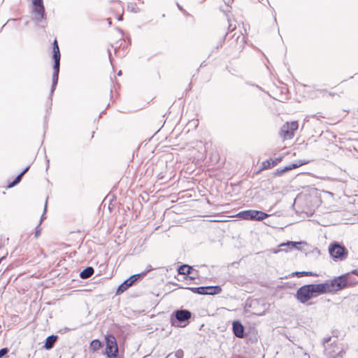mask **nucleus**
I'll return each mask as SVG.
<instances>
[{
    "instance_id": "obj_1",
    "label": "nucleus",
    "mask_w": 358,
    "mask_h": 358,
    "mask_svg": "<svg viewBox=\"0 0 358 358\" xmlns=\"http://www.w3.org/2000/svg\"><path fill=\"white\" fill-rule=\"evenodd\" d=\"M326 287L322 284H310L301 287L296 292V297L302 303H306L313 297L324 294Z\"/></svg>"
},
{
    "instance_id": "obj_2",
    "label": "nucleus",
    "mask_w": 358,
    "mask_h": 358,
    "mask_svg": "<svg viewBox=\"0 0 358 358\" xmlns=\"http://www.w3.org/2000/svg\"><path fill=\"white\" fill-rule=\"evenodd\" d=\"M60 52L59 48L56 40H55L53 43V59L55 62L53 66V74H52V85L51 88V94L53 93L55 90L56 85L58 82V76L59 71V65H60Z\"/></svg>"
},
{
    "instance_id": "obj_3",
    "label": "nucleus",
    "mask_w": 358,
    "mask_h": 358,
    "mask_svg": "<svg viewBox=\"0 0 358 358\" xmlns=\"http://www.w3.org/2000/svg\"><path fill=\"white\" fill-rule=\"evenodd\" d=\"M322 285L326 287L325 289H327V291L325 293L339 291L348 286V279L346 275H341L334 278L330 282L322 283Z\"/></svg>"
},
{
    "instance_id": "obj_4",
    "label": "nucleus",
    "mask_w": 358,
    "mask_h": 358,
    "mask_svg": "<svg viewBox=\"0 0 358 358\" xmlns=\"http://www.w3.org/2000/svg\"><path fill=\"white\" fill-rule=\"evenodd\" d=\"M174 315L176 320L171 317V324L177 327H185L192 316L190 311L183 309L175 311Z\"/></svg>"
},
{
    "instance_id": "obj_5",
    "label": "nucleus",
    "mask_w": 358,
    "mask_h": 358,
    "mask_svg": "<svg viewBox=\"0 0 358 358\" xmlns=\"http://www.w3.org/2000/svg\"><path fill=\"white\" fill-rule=\"evenodd\" d=\"M329 252L332 258L341 261L345 259L348 253L347 249L344 246L341 245L336 242L330 244L329 247Z\"/></svg>"
},
{
    "instance_id": "obj_6",
    "label": "nucleus",
    "mask_w": 358,
    "mask_h": 358,
    "mask_svg": "<svg viewBox=\"0 0 358 358\" xmlns=\"http://www.w3.org/2000/svg\"><path fill=\"white\" fill-rule=\"evenodd\" d=\"M237 216L245 220L261 221L268 217V215L259 210H248L240 212Z\"/></svg>"
},
{
    "instance_id": "obj_7",
    "label": "nucleus",
    "mask_w": 358,
    "mask_h": 358,
    "mask_svg": "<svg viewBox=\"0 0 358 358\" xmlns=\"http://www.w3.org/2000/svg\"><path fill=\"white\" fill-rule=\"evenodd\" d=\"M324 352L329 355L339 354V348L337 345V340L332 339L331 336L325 337L322 340Z\"/></svg>"
},
{
    "instance_id": "obj_8",
    "label": "nucleus",
    "mask_w": 358,
    "mask_h": 358,
    "mask_svg": "<svg viewBox=\"0 0 358 358\" xmlns=\"http://www.w3.org/2000/svg\"><path fill=\"white\" fill-rule=\"evenodd\" d=\"M106 355L108 357H116L118 352V348L116 338L113 335L106 336Z\"/></svg>"
},
{
    "instance_id": "obj_9",
    "label": "nucleus",
    "mask_w": 358,
    "mask_h": 358,
    "mask_svg": "<svg viewBox=\"0 0 358 358\" xmlns=\"http://www.w3.org/2000/svg\"><path fill=\"white\" fill-rule=\"evenodd\" d=\"M33 10L32 13L34 14L33 20L38 24L43 21H45L46 17L45 13V8L43 3H36L33 4Z\"/></svg>"
},
{
    "instance_id": "obj_10",
    "label": "nucleus",
    "mask_w": 358,
    "mask_h": 358,
    "mask_svg": "<svg viewBox=\"0 0 358 358\" xmlns=\"http://www.w3.org/2000/svg\"><path fill=\"white\" fill-rule=\"evenodd\" d=\"M141 278V274H135L131 275L123 283H122L117 289V294H120L126 291L129 287H131L136 280Z\"/></svg>"
},
{
    "instance_id": "obj_11",
    "label": "nucleus",
    "mask_w": 358,
    "mask_h": 358,
    "mask_svg": "<svg viewBox=\"0 0 358 358\" xmlns=\"http://www.w3.org/2000/svg\"><path fill=\"white\" fill-rule=\"evenodd\" d=\"M299 124L298 122L294 121L290 123L287 122L282 127L281 132L283 136H293L294 131L298 129Z\"/></svg>"
},
{
    "instance_id": "obj_12",
    "label": "nucleus",
    "mask_w": 358,
    "mask_h": 358,
    "mask_svg": "<svg viewBox=\"0 0 358 358\" xmlns=\"http://www.w3.org/2000/svg\"><path fill=\"white\" fill-rule=\"evenodd\" d=\"M301 244H306V243L305 242H302V241H300V242L287 241V243H281L279 245L280 249H279L278 250H275L274 252L277 253V252H278L280 251L288 252L289 250H292L294 248H296L297 250H301L299 248V245H301Z\"/></svg>"
},
{
    "instance_id": "obj_13",
    "label": "nucleus",
    "mask_w": 358,
    "mask_h": 358,
    "mask_svg": "<svg viewBox=\"0 0 358 358\" xmlns=\"http://www.w3.org/2000/svg\"><path fill=\"white\" fill-rule=\"evenodd\" d=\"M233 332L234 335L240 338L244 337V327L239 321H234L232 324Z\"/></svg>"
},
{
    "instance_id": "obj_14",
    "label": "nucleus",
    "mask_w": 358,
    "mask_h": 358,
    "mask_svg": "<svg viewBox=\"0 0 358 358\" xmlns=\"http://www.w3.org/2000/svg\"><path fill=\"white\" fill-rule=\"evenodd\" d=\"M57 336H54V335L49 336L45 340V345H44L45 348L47 350H50V349L52 348L55 342L57 341Z\"/></svg>"
},
{
    "instance_id": "obj_15",
    "label": "nucleus",
    "mask_w": 358,
    "mask_h": 358,
    "mask_svg": "<svg viewBox=\"0 0 358 358\" xmlns=\"http://www.w3.org/2000/svg\"><path fill=\"white\" fill-rule=\"evenodd\" d=\"M94 273V268L92 267H87L85 268L81 273H80V277L82 279H87L90 278Z\"/></svg>"
},
{
    "instance_id": "obj_16",
    "label": "nucleus",
    "mask_w": 358,
    "mask_h": 358,
    "mask_svg": "<svg viewBox=\"0 0 358 358\" xmlns=\"http://www.w3.org/2000/svg\"><path fill=\"white\" fill-rule=\"evenodd\" d=\"M222 289L220 286L206 287V294H216L220 293Z\"/></svg>"
},
{
    "instance_id": "obj_17",
    "label": "nucleus",
    "mask_w": 358,
    "mask_h": 358,
    "mask_svg": "<svg viewBox=\"0 0 358 358\" xmlns=\"http://www.w3.org/2000/svg\"><path fill=\"white\" fill-rule=\"evenodd\" d=\"M259 300H257V299L252 300L251 301L250 307L252 308L253 309H255V306L256 305H259ZM265 310H266L265 307L264 308V310H254L252 313L255 314V315H263L264 313Z\"/></svg>"
},
{
    "instance_id": "obj_18",
    "label": "nucleus",
    "mask_w": 358,
    "mask_h": 358,
    "mask_svg": "<svg viewBox=\"0 0 358 358\" xmlns=\"http://www.w3.org/2000/svg\"><path fill=\"white\" fill-rule=\"evenodd\" d=\"M101 347V343L100 342V341L98 339H94L91 342L90 345V349L92 352H95V351L98 350L99 349H100Z\"/></svg>"
},
{
    "instance_id": "obj_19",
    "label": "nucleus",
    "mask_w": 358,
    "mask_h": 358,
    "mask_svg": "<svg viewBox=\"0 0 358 358\" xmlns=\"http://www.w3.org/2000/svg\"><path fill=\"white\" fill-rule=\"evenodd\" d=\"M29 166L26 167L22 172H21L13 180V182L8 186L9 187H12L17 185L18 182H20L22 176L29 170Z\"/></svg>"
},
{
    "instance_id": "obj_20",
    "label": "nucleus",
    "mask_w": 358,
    "mask_h": 358,
    "mask_svg": "<svg viewBox=\"0 0 358 358\" xmlns=\"http://www.w3.org/2000/svg\"><path fill=\"white\" fill-rule=\"evenodd\" d=\"M191 269H192L191 266L184 264V265L180 266L178 268V273H180V274L187 275V274L190 273Z\"/></svg>"
},
{
    "instance_id": "obj_21",
    "label": "nucleus",
    "mask_w": 358,
    "mask_h": 358,
    "mask_svg": "<svg viewBox=\"0 0 358 358\" xmlns=\"http://www.w3.org/2000/svg\"><path fill=\"white\" fill-rule=\"evenodd\" d=\"M308 163V162H301L300 163L297 164V163H294V164H292L289 166H287L283 168V171H290V170H292L294 169H296V168H298L303 164H306Z\"/></svg>"
},
{
    "instance_id": "obj_22",
    "label": "nucleus",
    "mask_w": 358,
    "mask_h": 358,
    "mask_svg": "<svg viewBox=\"0 0 358 358\" xmlns=\"http://www.w3.org/2000/svg\"><path fill=\"white\" fill-rule=\"evenodd\" d=\"M294 275L298 278L303 277V276H317L316 273H314L311 271H297L294 273Z\"/></svg>"
},
{
    "instance_id": "obj_23",
    "label": "nucleus",
    "mask_w": 358,
    "mask_h": 358,
    "mask_svg": "<svg viewBox=\"0 0 358 358\" xmlns=\"http://www.w3.org/2000/svg\"><path fill=\"white\" fill-rule=\"evenodd\" d=\"M189 289L196 294H206V287H191Z\"/></svg>"
},
{
    "instance_id": "obj_24",
    "label": "nucleus",
    "mask_w": 358,
    "mask_h": 358,
    "mask_svg": "<svg viewBox=\"0 0 358 358\" xmlns=\"http://www.w3.org/2000/svg\"><path fill=\"white\" fill-rule=\"evenodd\" d=\"M271 167H273V166L272 165V162H271V159L265 160L262 164V169H268Z\"/></svg>"
},
{
    "instance_id": "obj_25",
    "label": "nucleus",
    "mask_w": 358,
    "mask_h": 358,
    "mask_svg": "<svg viewBox=\"0 0 358 358\" xmlns=\"http://www.w3.org/2000/svg\"><path fill=\"white\" fill-rule=\"evenodd\" d=\"M175 356L176 358H182L184 356V352L182 350H178L176 352Z\"/></svg>"
},
{
    "instance_id": "obj_26",
    "label": "nucleus",
    "mask_w": 358,
    "mask_h": 358,
    "mask_svg": "<svg viewBox=\"0 0 358 358\" xmlns=\"http://www.w3.org/2000/svg\"><path fill=\"white\" fill-rule=\"evenodd\" d=\"M282 160V157H277L275 159H271V161L272 162V165L273 166H276L278 163H280Z\"/></svg>"
},
{
    "instance_id": "obj_27",
    "label": "nucleus",
    "mask_w": 358,
    "mask_h": 358,
    "mask_svg": "<svg viewBox=\"0 0 358 358\" xmlns=\"http://www.w3.org/2000/svg\"><path fill=\"white\" fill-rule=\"evenodd\" d=\"M40 224H38V225L36 227V231H35V237L36 238H38L40 235H41V229L40 227Z\"/></svg>"
},
{
    "instance_id": "obj_28",
    "label": "nucleus",
    "mask_w": 358,
    "mask_h": 358,
    "mask_svg": "<svg viewBox=\"0 0 358 358\" xmlns=\"http://www.w3.org/2000/svg\"><path fill=\"white\" fill-rule=\"evenodd\" d=\"M8 352V348H2L0 350V358H2L4 355H6Z\"/></svg>"
},
{
    "instance_id": "obj_29",
    "label": "nucleus",
    "mask_w": 358,
    "mask_h": 358,
    "mask_svg": "<svg viewBox=\"0 0 358 358\" xmlns=\"http://www.w3.org/2000/svg\"><path fill=\"white\" fill-rule=\"evenodd\" d=\"M151 270H152V266H149L145 271H144L142 273H141V276H144L148 271H150Z\"/></svg>"
},
{
    "instance_id": "obj_30",
    "label": "nucleus",
    "mask_w": 358,
    "mask_h": 358,
    "mask_svg": "<svg viewBox=\"0 0 358 358\" xmlns=\"http://www.w3.org/2000/svg\"><path fill=\"white\" fill-rule=\"evenodd\" d=\"M286 171H283V169H278L276 170V174H278V175H279V176H280V175L282 174L283 173H285V172H286Z\"/></svg>"
},
{
    "instance_id": "obj_31",
    "label": "nucleus",
    "mask_w": 358,
    "mask_h": 358,
    "mask_svg": "<svg viewBox=\"0 0 358 358\" xmlns=\"http://www.w3.org/2000/svg\"><path fill=\"white\" fill-rule=\"evenodd\" d=\"M233 1L234 0H224V3L228 6H230Z\"/></svg>"
},
{
    "instance_id": "obj_32",
    "label": "nucleus",
    "mask_w": 358,
    "mask_h": 358,
    "mask_svg": "<svg viewBox=\"0 0 358 358\" xmlns=\"http://www.w3.org/2000/svg\"><path fill=\"white\" fill-rule=\"evenodd\" d=\"M317 92L321 94L322 96H324L327 93V91L325 90H317Z\"/></svg>"
},
{
    "instance_id": "obj_33",
    "label": "nucleus",
    "mask_w": 358,
    "mask_h": 358,
    "mask_svg": "<svg viewBox=\"0 0 358 358\" xmlns=\"http://www.w3.org/2000/svg\"><path fill=\"white\" fill-rule=\"evenodd\" d=\"M33 4L43 3V0H32Z\"/></svg>"
},
{
    "instance_id": "obj_34",
    "label": "nucleus",
    "mask_w": 358,
    "mask_h": 358,
    "mask_svg": "<svg viewBox=\"0 0 358 358\" xmlns=\"http://www.w3.org/2000/svg\"><path fill=\"white\" fill-rule=\"evenodd\" d=\"M177 6H178V8H179L181 11H182L183 13H185V10H183V8H182V7L178 4V3H177Z\"/></svg>"
},
{
    "instance_id": "obj_35",
    "label": "nucleus",
    "mask_w": 358,
    "mask_h": 358,
    "mask_svg": "<svg viewBox=\"0 0 358 358\" xmlns=\"http://www.w3.org/2000/svg\"><path fill=\"white\" fill-rule=\"evenodd\" d=\"M44 218H45V215H44V214H43V215H42V216H41V220H40V222H39V224H41V222H43V219H44Z\"/></svg>"
},
{
    "instance_id": "obj_36",
    "label": "nucleus",
    "mask_w": 358,
    "mask_h": 358,
    "mask_svg": "<svg viewBox=\"0 0 358 358\" xmlns=\"http://www.w3.org/2000/svg\"><path fill=\"white\" fill-rule=\"evenodd\" d=\"M121 74H122V71H120L118 72L117 75H118V76H120Z\"/></svg>"
},
{
    "instance_id": "obj_37",
    "label": "nucleus",
    "mask_w": 358,
    "mask_h": 358,
    "mask_svg": "<svg viewBox=\"0 0 358 358\" xmlns=\"http://www.w3.org/2000/svg\"><path fill=\"white\" fill-rule=\"evenodd\" d=\"M46 208H47V203L45 206V210H46Z\"/></svg>"
},
{
    "instance_id": "obj_38",
    "label": "nucleus",
    "mask_w": 358,
    "mask_h": 358,
    "mask_svg": "<svg viewBox=\"0 0 358 358\" xmlns=\"http://www.w3.org/2000/svg\"><path fill=\"white\" fill-rule=\"evenodd\" d=\"M113 358H116V357H113Z\"/></svg>"
}]
</instances>
